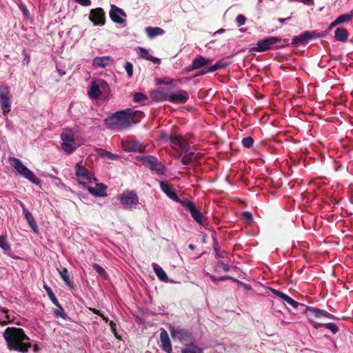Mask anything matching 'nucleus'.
I'll return each instance as SVG.
<instances>
[{"label":"nucleus","instance_id":"f257e3e1","mask_svg":"<svg viewBox=\"0 0 353 353\" xmlns=\"http://www.w3.org/2000/svg\"><path fill=\"white\" fill-rule=\"evenodd\" d=\"M144 114L141 111L132 110L130 108L117 111L104 120L108 128L128 129L140 121Z\"/></svg>","mask_w":353,"mask_h":353},{"label":"nucleus","instance_id":"f03ea898","mask_svg":"<svg viewBox=\"0 0 353 353\" xmlns=\"http://www.w3.org/2000/svg\"><path fill=\"white\" fill-rule=\"evenodd\" d=\"M3 336L7 343L8 349L10 350L25 353L31 347V343L26 342V341L29 340V338L22 328L7 327Z\"/></svg>","mask_w":353,"mask_h":353},{"label":"nucleus","instance_id":"7ed1b4c3","mask_svg":"<svg viewBox=\"0 0 353 353\" xmlns=\"http://www.w3.org/2000/svg\"><path fill=\"white\" fill-rule=\"evenodd\" d=\"M288 39H283L277 37H268L257 42L256 46L252 48L251 51L264 52L270 49H279L288 46Z\"/></svg>","mask_w":353,"mask_h":353},{"label":"nucleus","instance_id":"20e7f679","mask_svg":"<svg viewBox=\"0 0 353 353\" xmlns=\"http://www.w3.org/2000/svg\"><path fill=\"white\" fill-rule=\"evenodd\" d=\"M9 163L20 174L28 179L32 183L38 184L39 183V179L30 170L22 163L20 159L15 157H10Z\"/></svg>","mask_w":353,"mask_h":353},{"label":"nucleus","instance_id":"39448f33","mask_svg":"<svg viewBox=\"0 0 353 353\" xmlns=\"http://www.w3.org/2000/svg\"><path fill=\"white\" fill-rule=\"evenodd\" d=\"M62 140L61 148L67 154H70L73 152L77 148L74 139V133L71 129H65L61 134Z\"/></svg>","mask_w":353,"mask_h":353},{"label":"nucleus","instance_id":"423d86ee","mask_svg":"<svg viewBox=\"0 0 353 353\" xmlns=\"http://www.w3.org/2000/svg\"><path fill=\"white\" fill-rule=\"evenodd\" d=\"M119 201L124 209H132L137 205L139 197L135 191L126 190L120 194Z\"/></svg>","mask_w":353,"mask_h":353},{"label":"nucleus","instance_id":"0eeeda50","mask_svg":"<svg viewBox=\"0 0 353 353\" xmlns=\"http://www.w3.org/2000/svg\"><path fill=\"white\" fill-rule=\"evenodd\" d=\"M144 165L154 171L157 174H163L165 172V166L159 161V159L151 155L143 157L141 158Z\"/></svg>","mask_w":353,"mask_h":353},{"label":"nucleus","instance_id":"6e6552de","mask_svg":"<svg viewBox=\"0 0 353 353\" xmlns=\"http://www.w3.org/2000/svg\"><path fill=\"white\" fill-rule=\"evenodd\" d=\"M10 94L8 86L6 85H0V106L4 114L10 111Z\"/></svg>","mask_w":353,"mask_h":353},{"label":"nucleus","instance_id":"1a4fd4ad","mask_svg":"<svg viewBox=\"0 0 353 353\" xmlns=\"http://www.w3.org/2000/svg\"><path fill=\"white\" fill-rule=\"evenodd\" d=\"M109 14L113 22L123 26H125L126 21L122 17H126V13L121 8L115 5H111Z\"/></svg>","mask_w":353,"mask_h":353},{"label":"nucleus","instance_id":"9d476101","mask_svg":"<svg viewBox=\"0 0 353 353\" xmlns=\"http://www.w3.org/2000/svg\"><path fill=\"white\" fill-rule=\"evenodd\" d=\"M170 333L173 339H177L181 341L188 342L192 339L191 333L185 328L173 327L170 329Z\"/></svg>","mask_w":353,"mask_h":353},{"label":"nucleus","instance_id":"9b49d317","mask_svg":"<svg viewBox=\"0 0 353 353\" xmlns=\"http://www.w3.org/2000/svg\"><path fill=\"white\" fill-rule=\"evenodd\" d=\"M170 141L173 146H177L180 148L181 153L185 154L189 152L190 144L183 137L172 134Z\"/></svg>","mask_w":353,"mask_h":353},{"label":"nucleus","instance_id":"f8f14e48","mask_svg":"<svg viewBox=\"0 0 353 353\" xmlns=\"http://www.w3.org/2000/svg\"><path fill=\"white\" fill-rule=\"evenodd\" d=\"M89 19L95 26H103L105 22V12L101 8L92 9Z\"/></svg>","mask_w":353,"mask_h":353},{"label":"nucleus","instance_id":"ddd939ff","mask_svg":"<svg viewBox=\"0 0 353 353\" xmlns=\"http://www.w3.org/2000/svg\"><path fill=\"white\" fill-rule=\"evenodd\" d=\"M122 148L126 152H142L145 147L140 144L137 141L128 139L121 142Z\"/></svg>","mask_w":353,"mask_h":353},{"label":"nucleus","instance_id":"4468645a","mask_svg":"<svg viewBox=\"0 0 353 353\" xmlns=\"http://www.w3.org/2000/svg\"><path fill=\"white\" fill-rule=\"evenodd\" d=\"M212 61V60L210 59H207L201 55H199L192 61V64L187 68L186 70L190 72L202 68L204 66H208L211 64Z\"/></svg>","mask_w":353,"mask_h":353},{"label":"nucleus","instance_id":"2eb2a0df","mask_svg":"<svg viewBox=\"0 0 353 353\" xmlns=\"http://www.w3.org/2000/svg\"><path fill=\"white\" fill-rule=\"evenodd\" d=\"M161 190L171 199L176 202H179L181 199L179 198L176 193L173 186L165 181L160 182Z\"/></svg>","mask_w":353,"mask_h":353},{"label":"nucleus","instance_id":"dca6fc26","mask_svg":"<svg viewBox=\"0 0 353 353\" xmlns=\"http://www.w3.org/2000/svg\"><path fill=\"white\" fill-rule=\"evenodd\" d=\"M303 312H304V313L310 312L312 315H314L316 318L327 317V318H330V319H335V317L333 315H332L331 314H330L329 312H327L325 310L314 308L312 307L305 306Z\"/></svg>","mask_w":353,"mask_h":353},{"label":"nucleus","instance_id":"f3484780","mask_svg":"<svg viewBox=\"0 0 353 353\" xmlns=\"http://www.w3.org/2000/svg\"><path fill=\"white\" fill-rule=\"evenodd\" d=\"M189 98L188 92L180 90L177 94H170L169 101L174 103H185Z\"/></svg>","mask_w":353,"mask_h":353},{"label":"nucleus","instance_id":"a211bd4d","mask_svg":"<svg viewBox=\"0 0 353 353\" xmlns=\"http://www.w3.org/2000/svg\"><path fill=\"white\" fill-rule=\"evenodd\" d=\"M75 167L77 176L81 179L83 181V183H90L91 177L89 175L87 169L83 165H81V163H77Z\"/></svg>","mask_w":353,"mask_h":353},{"label":"nucleus","instance_id":"6ab92c4d","mask_svg":"<svg viewBox=\"0 0 353 353\" xmlns=\"http://www.w3.org/2000/svg\"><path fill=\"white\" fill-rule=\"evenodd\" d=\"M160 341L161 348L167 353L172 352V345L168 332L163 330L160 334Z\"/></svg>","mask_w":353,"mask_h":353},{"label":"nucleus","instance_id":"aec40b11","mask_svg":"<svg viewBox=\"0 0 353 353\" xmlns=\"http://www.w3.org/2000/svg\"><path fill=\"white\" fill-rule=\"evenodd\" d=\"M310 39V31H305L299 36L294 37L292 39V45L296 47L301 45H305Z\"/></svg>","mask_w":353,"mask_h":353},{"label":"nucleus","instance_id":"412c9836","mask_svg":"<svg viewBox=\"0 0 353 353\" xmlns=\"http://www.w3.org/2000/svg\"><path fill=\"white\" fill-rule=\"evenodd\" d=\"M107 186L103 183H97L96 187H88V192L95 196H107L106 193Z\"/></svg>","mask_w":353,"mask_h":353},{"label":"nucleus","instance_id":"4be33fe9","mask_svg":"<svg viewBox=\"0 0 353 353\" xmlns=\"http://www.w3.org/2000/svg\"><path fill=\"white\" fill-rule=\"evenodd\" d=\"M113 63V59L109 56L97 57L93 59V65L95 67L105 68Z\"/></svg>","mask_w":353,"mask_h":353},{"label":"nucleus","instance_id":"5701e85b","mask_svg":"<svg viewBox=\"0 0 353 353\" xmlns=\"http://www.w3.org/2000/svg\"><path fill=\"white\" fill-rule=\"evenodd\" d=\"M227 65H228V63L226 62H224L223 61H217L215 64L204 68L202 71L200 72V73L198 75H203L207 73L210 72H214L215 71L219 70L221 69H223L225 68Z\"/></svg>","mask_w":353,"mask_h":353},{"label":"nucleus","instance_id":"b1692460","mask_svg":"<svg viewBox=\"0 0 353 353\" xmlns=\"http://www.w3.org/2000/svg\"><path fill=\"white\" fill-rule=\"evenodd\" d=\"M23 214L25 216L26 221L28 222L29 226L35 232H37V223L32 215V214L24 207V205L21 203Z\"/></svg>","mask_w":353,"mask_h":353},{"label":"nucleus","instance_id":"393cba45","mask_svg":"<svg viewBox=\"0 0 353 353\" xmlns=\"http://www.w3.org/2000/svg\"><path fill=\"white\" fill-rule=\"evenodd\" d=\"M151 98L157 101H169L170 94L163 90H157L151 92Z\"/></svg>","mask_w":353,"mask_h":353},{"label":"nucleus","instance_id":"a878e982","mask_svg":"<svg viewBox=\"0 0 353 353\" xmlns=\"http://www.w3.org/2000/svg\"><path fill=\"white\" fill-rule=\"evenodd\" d=\"M191 216L194 220V221L200 225L204 226L207 224L206 216L201 212V210L199 209L198 208L191 214Z\"/></svg>","mask_w":353,"mask_h":353},{"label":"nucleus","instance_id":"bb28decb","mask_svg":"<svg viewBox=\"0 0 353 353\" xmlns=\"http://www.w3.org/2000/svg\"><path fill=\"white\" fill-rule=\"evenodd\" d=\"M57 270L65 284L70 289H74V283L70 279L68 270L65 268H63L62 270L57 269Z\"/></svg>","mask_w":353,"mask_h":353},{"label":"nucleus","instance_id":"cd10ccee","mask_svg":"<svg viewBox=\"0 0 353 353\" xmlns=\"http://www.w3.org/2000/svg\"><path fill=\"white\" fill-rule=\"evenodd\" d=\"M139 50L141 52L140 57L148 61H152L155 64H159L161 62L160 59L154 57L149 54L148 50L144 48L139 47Z\"/></svg>","mask_w":353,"mask_h":353},{"label":"nucleus","instance_id":"c85d7f7f","mask_svg":"<svg viewBox=\"0 0 353 353\" xmlns=\"http://www.w3.org/2000/svg\"><path fill=\"white\" fill-rule=\"evenodd\" d=\"M348 32L344 28H338L334 32V38L336 40L341 42H345L347 40Z\"/></svg>","mask_w":353,"mask_h":353},{"label":"nucleus","instance_id":"c756f323","mask_svg":"<svg viewBox=\"0 0 353 353\" xmlns=\"http://www.w3.org/2000/svg\"><path fill=\"white\" fill-rule=\"evenodd\" d=\"M152 268L154 272H155L156 275L159 278V279L161 281L163 282H168V277L165 272V271L161 268L159 265H158L157 263H154L152 264Z\"/></svg>","mask_w":353,"mask_h":353},{"label":"nucleus","instance_id":"7c9ffc66","mask_svg":"<svg viewBox=\"0 0 353 353\" xmlns=\"http://www.w3.org/2000/svg\"><path fill=\"white\" fill-rule=\"evenodd\" d=\"M178 203L185 208L192 214L197 208L195 203L187 198L181 199Z\"/></svg>","mask_w":353,"mask_h":353},{"label":"nucleus","instance_id":"2f4dec72","mask_svg":"<svg viewBox=\"0 0 353 353\" xmlns=\"http://www.w3.org/2000/svg\"><path fill=\"white\" fill-rule=\"evenodd\" d=\"M145 31L150 38H153L157 35H162L165 32L162 28L159 27H147L145 28Z\"/></svg>","mask_w":353,"mask_h":353},{"label":"nucleus","instance_id":"473e14b6","mask_svg":"<svg viewBox=\"0 0 353 353\" xmlns=\"http://www.w3.org/2000/svg\"><path fill=\"white\" fill-rule=\"evenodd\" d=\"M44 289L46 290V292H47L48 294V296L49 297V299H50V301L52 302V303L57 306V307H59L60 310H62V307L61 305H60V303H59L56 296L54 295V294L53 293L52 290H51V288L48 286V285H44Z\"/></svg>","mask_w":353,"mask_h":353},{"label":"nucleus","instance_id":"72a5a7b5","mask_svg":"<svg viewBox=\"0 0 353 353\" xmlns=\"http://www.w3.org/2000/svg\"><path fill=\"white\" fill-rule=\"evenodd\" d=\"M88 94L92 99H97L101 94L99 85L95 82L92 83Z\"/></svg>","mask_w":353,"mask_h":353},{"label":"nucleus","instance_id":"f704fd0d","mask_svg":"<svg viewBox=\"0 0 353 353\" xmlns=\"http://www.w3.org/2000/svg\"><path fill=\"white\" fill-rule=\"evenodd\" d=\"M194 152H189L184 154L181 159V163L185 165H190L192 161L195 160Z\"/></svg>","mask_w":353,"mask_h":353},{"label":"nucleus","instance_id":"c9c22d12","mask_svg":"<svg viewBox=\"0 0 353 353\" xmlns=\"http://www.w3.org/2000/svg\"><path fill=\"white\" fill-rule=\"evenodd\" d=\"M181 353H203V351L201 348L196 345H190L184 347L181 350Z\"/></svg>","mask_w":353,"mask_h":353},{"label":"nucleus","instance_id":"e433bc0d","mask_svg":"<svg viewBox=\"0 0 353 353\" xmlns=\"http://www.w3.org/2000/svg\"><path fill=\"white\" fill-rule=\"evenodd\" d=\"M353 18V10L350 13L341 14L336 18L337 22L341 24L345 22H349Z\"/></svg>","mask_w":353,"mask_h":353},{"label":"nucleus","instance_id":"4c0bfd02","mask_svg":"<svg viewBox=\"0 0 353 353\" xmlns=\"http://www.w3.org/2000/svg\"><path fill=\"white\" fill-rule=\"evenodd\" d=\"M0 248L6 252L11 251V247L7 241L6 237L0 236Z\"/></svg>","mask_w":353,"mask_h":353},{"label":"nucleus","instance_id":"58836bf2","mask_svg":"<svg viewBox=\"0 0 353 353\" xmlns=\"http://www.w3.org/2000/svg\"><path fill=\"white\" fill-rule=\"evenodd\" d=\"M92 267L99 276H102L103 279H106L107 274L103 268H102L97 263H93Z\"/></svg>","mask_w":353,"mask_h":353},{"label":"nucleus","instance_id":"ea45409f","mask_svg":"<svg viewBox=\"0 0 353 353\" xmlns=\"http://www.w3.org/2000/svg\"><path fill=\"white\" fill-rule=\"evenodd\" d=\"M285 301L287 302L289 305H290L291 306H292L294 308H297L298 307H301L303 310L305 307V305L304 304H302V303H300L296 301L295 300H294L289 296H288V297Z\"/></svg>","mask_w":353,"mask_h":353},{"label":"nucleus","instance_id":"a19ab883","mask_svg":"<svg viewBox=\"0 0 353 353\" xmlns=\"http://www.w3.org/2000/svg\"><path fill=\"white\" fill-rule=\"evenodd\" d=\"M147 99V96L141 92H135L133 95V100L137 103L142 102Z\"/></svg>","mask_w":353,"mask_h":353},{"label":"nucleus","instance_id":"79ce46f5","mask_svg":"<svg viewBox=\"0 0 353 353\" xmlns=\"http://www.w3.org/2000/svg\"><path fill=\"white\" fill-rule=\"evenodd\" d=\"M242 144L246 148H250L254 144V139L252 137H246L242 139Z\"/></svg>","mask_w":353,"mask_h":353},{"label":"nucleus","instance_id":"37998d69","mask_svg":"<svg viewBox=\"0 0 353 353\" xmlns=\"http://www.w3.org/2000/svg\"><path fill=\"white\" fill-rule=\"evenodd\" d=\"M325 327L327 329L330 330L334 334L339 332L338 326L334 323H326L325 324Z\"/></svg>","mask_w":353,"mask_h":353},{"label":"nucleus","instance_id":"c03bdc74","mask_svg":"<svg viewBox=\"0 0 353 353\" xmlns=\"http://www.w3.org/2000/svg\"><path fill=\"white\" fill-rule=\"evenodd\" d=\"M124 68L129 77H132L133 74V65L130 62L126 61Z\"/></svg>","mask_w":353,"mask_h":353},{"label":"nucleus","instance_id":"a18cd8bd","mask_svg":"<svg viewBox=\"0 0 353 353\" xmlns=\"http://www.w3.org/2000/svg\"><path fill=\"white\" fill-rule=\"evenodd\" d=\"M221 269L225 272H228L230 269V267L227 263L219 262L216 265V270H219Z\"/></svg>","mask_w":353,"mask_h":353},{"label":"nucleus","instance_id":"49530a36","mask_svg":"<svg viewBox=\"0 0 353 353\" xmlns=\"http://www.w3.org/2000/svg\"><path fill=\"white\" fill-rule=\"evenodd\" d=\"M270 290H271V291H272L273 294H274L275 296L282 299L283 301H285V299L288 297V295L284 294L282 292H280V291H279L277 290H275V289H273V288H271Z\"/></svg>","mask_w":353,"mask_h":353},{"label":"nucleus","instance_id":"de8ad7c7","mask_svg":"<svg viewBox=\"0 0 353 353\" xmlns=\"http://www.w3.org/2000/svg\"><path fill=\"white\" fill-rule=\"evenodd\" d=\"M236 23H238L239 26H241L245 24L246 18L242 14H239L236 17Z\"/></svg>","mask_w":353,"mask_h":353},{"label":"nucleus","instance_id":"09e8293b","mask_svg":"<svg viewBox=\"0 0 353 353\" xmlns=\"http://www.w3.org/2000/svg\"><path fill=\"white\" fill-rule=\"evenodd\" d=\"M310 39H314H314L321 38L325 35L324 33H320V32H317L316 31H312V32L310 31Z\"/></svg>","mask_w":353,"mask_h":353},{"label":"nucleus","instance_id":"8fccbe9b","mask_svg":"<svg viewBox=\"0 0 353 353\" xmlns=\"http://www.w3.org/2000/svg\"><path fill=\"white\" fill-rule=\"evenodd\" d=\"M243 217L248 221L250 222L253 219V216L251 212H243Z\"/></svg>","mask_w":353,"mask_h":353},{"label":"nucleus","instance_id":"3c124183","mask_svg":"<svg viewBox=\"0 0 353 353\" xmlns=\"http://www.w3.org/2000/svg\"><path fill=\"white\" fill-rule=\"evenodd\" d=\"M232 281L238 283L239 284H240L245 290H251V286L250 285H248V284H246L245 283H243L242 281H239L236 279H232Z\"/></svg>","mask_w":353,"mask_h":353},{"label":"nucleus","instance_id":"603ef678","mask_svg":"<svg viewBox=\"0 0 353 353\" xmlns=\"http://www.w3.org/2000/svg\"><path fill=\"white\" fill-rule=\"evenodd\" d=\"M309 321L310 322V323H312V325H313V327L315 328V329H319L323 326H325V324H323V323H318V322H316L310 319H309Z\"/></svg>","mask_w":353,"mask_h":353},{"label":"nucleus","instance_id":"864d4df0","mask_svg":"<svg viewBox=\"0 0 353 353\" xmlns=\"http://www.w3.org/2000/svg\"><path fill=\"white\" fill-rule=\"evenodd\" d=\"M75 1L83 6H88L91 4L90 0H75Z\"/></svg>","mask_w":353,"mask_h":353},{"label":"nucleus","instance_id":"5fc2aeb1","mask_svg":"<svg viewBox=\"0 0 353 353\" xmlns=\"http://www.w3.org/2000/svg\"><path fill=\"white\" fill-rule=\"evenodd\" d=\"M54 315L57 316V317H61L63 319H65V314L63 313V310L62 309V310H55L54 312Z\"/></svg>","mask_w":353,"mask_h":353},{"label":"nucleus","instance_id":"6e6d98bb","mask_svg":"<svg viewBox=\"0 0 353 353\" xmlns=\"http://www.w3.org/2000/svg\"><path fill=\"white\" fill-rule=\"evenodd\" d=\"M109 325H110V327L111 328V331L117 336V329H116L117 325H116V323H114V321H110Z\"/></svg>","mask_w":353,"mask_h":353},{"label":"nucleus","instance_id":"4d7b16f0","mask_svg":"<svg viewBox=\"0 0 353 353\" xmlns=\"http://www.w3.org/2000/svg\"><path fill=\"white\" fill-rule=\"evenodd\" d=\"M19 8L21 10V12H23L24 16H26V17H28L29 16V11H28L27 8L24 5H21L19 6Z\"/></svg>","mask_w":353,"mask_h":353},{"label":"nucleus","instance_id":"13d9d810","mask_svg":"<svg viewBox=\"0 0 353 353\" xmlns=\"http://www.w3.org/2000/svg\"><path fill=\"white\" fill-rule=\"evenodd\" d=\"M232 279L233 278L230 276H223L219 277L218 281H223L228 280V279H230L232 281Z\"/></svg>","mask_w":353,"mask_h":353},{"label":"nucleus","instance_id":"bf43d9fd","mask_svg":"<svg viewBox=\"0 0 353 353\" xmlns=\"http://www.w3.org/2000/svg\"><path fill=\"white\" fill-rule=\"evenodd\" d=\"M90 310L92 311L94 314L101 316V315L102 314V313L101 312L100 310H97L95 308H90Z\"/></svg>","mask_w":353,"mask_h":353},{"label":"nucleus","instance_id":"052dcab7","mask_svg":"<svg viewBox=\"0 0 353 353\" xmlns=\"http://www.w3.org/2000/svg\"><path fill=\"white\" fill-rule=\"evenodd\" d=\"M339 25V23L337 22L336 19L330 25L329 30L332 29L334 27Z\"/></svg>","mask_w":353,"mask_h":353},{"label":"nucleus","instance_id":"680f3d73","mask_svg":"<svg viewBox=\"0 0 353 353\" xmlns=\"http://www.w3.org/2000/svg\"><path fill=\"white\" fill-rule=\"evenodd\" d=\"M106 156L110 159H114V158L117 157L115 154L110 152H106Z\"/></svg>","mask_w":353,"mask_h":353},{"label":"nucleus","instance_id":"e2e57ef3","mask_svg":"<svg viewBox=\"0 0 353 353\" xmlns=\"http://www.w3.org/2000/svg\"><path fill=\"white\" fill-rule=\"evenodd\" d=\"M194 155L196 156L194 161H199L203 157V154L200 152L194 153Z\"/></svg>","mask_w":353,"mask_h":353},{"label":"nucleus","instance_id":"0e129e2a","mask_svg":"<svg viewBox=\"0 0 353 353\" xmlns=\"http://www.w3.org/2000/svg\"><path fill=\"white\" fill-rule=\"evenodd\" d=\"M159 83L163 84H169L170 82L168 81V79H159Z\"/></svg>","mask_w":353,"mask_h":353},{"label":"nucleus","instance_id":"69168bd1","mask_svg":"<svg viewBox=\"0 0 353 353\" xmlns=\"http://www.w3.org/2000/svg\"><path fill=\"white\" fill-rule=\"evenodd\" d=\"M210 279H212V281L215 284H216V283H217L218 278H216V276H214V275H210Z\"/></svg>","mask_w":353,"mask_h":353},{"label":"nucleus","instance_id":"338daca9","mask_svg":"<svg viewBox=\"0 0 353 353\" xmlns=\"http://www.w3.org/2000/svg\"><path fill=\"white\" fill-rule=\"evenodd\" d=\"M0 311L4 314H7L8 312V310L0 306Z\"/></svg>","mask_w":353,"mask_h":353},{"label":"nucleus","instance_id":"774afa93","mask_svg":"<svg viewBox=\"0 0 353 353\" xmlns=\"http://www.w3.org/2000/svg\"><path fill=\"white\" fill-rule=\"evenodd\" d=\"M188 248L191 250H194L196 249V246L194 244H189Z\"/></svg>","mask_w":353,"mask_h":353}]
</instances>
